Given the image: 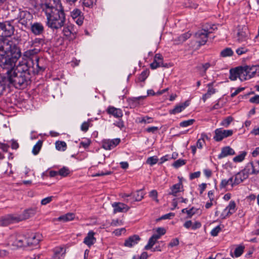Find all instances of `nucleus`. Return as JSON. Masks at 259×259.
Listing matches in <instances>:
<instances>
[{
    "label": "nucleus",
    "mask_w": 259,
    "mask_h": 259,
    "mask_svg": "<svg viewBox=\"0 0 259 259\" xmlns=\"http://www.w3.org/2000/svg\"><path fill=\"white\" fill-rule=\"evenodd\" d=\"M40 8L46 16V24L49 28L58 30L63 27V35L69 40L75 38L74 25L69 23L65 24L66 15L60 0H43Z\"/></svg>",
    "instance_id": "f257e3e1"
},
{
    "label": "nucleus",
    "mask_w": 259,
    "mask_h": 259,
    "mask_svg": "<svg viewBox=\"0 0 259 259\" xmlns=\"http://www.w3.org/2000/svg\"><path fill=\"white\" fill-rule=\"evenodd\" d=\"M21 56L20 49L12 41L0 43V68L6 71L7 75L15 69Z\"/></svg>",
    "instance_id": "f03ea898"
},
{
    "label": "nucleus",
    "mask_w": 259,
    "mask_h": 259,
    "mask_svg": "<svg viewBox=\"0 0 259 259\" xmlns=\"http://www.w3.org/2000/svg\"><path fill=\"white\" fill-rule=\"evenodd\" d=\"M30 74L26 62H20L12 72L7 76V80L16 88H25L30 81Z\"/></svg>",
    "instance_id": "7ed1b4c3"
},
{
    "label": "nucleus",
    "mask_w": 259,
    "mask_h": 259,
    "mask_svg": "<svg viewBox=\"0 0 259 259\" xmlns=\"http://www.w3.org/2000/svg\"><path fill=\"white\" fill-rule=\"evenodd\" d=\"M12 14L15 17L13 20H17L19 23L24 25L25 27H28L29 24H31L33 16L27 11L16 9L12 11Z\"/></svg>",
    "instance_id": "20e7f679"
},
{
    "label": "nucleus",
    "mask_w": 259,
    "mask_h": 259,
    "mask_svg": "<svg viewBox=\"0 0 259 259\" xmlns=\"http://www.w3.org/2000/svg\"><path fill=\"white\" fill-rule=\"evenodd\" d=\"M14 31V27L10 21L0 23V37H10Z\"/></svg>",
    "instance_id": "39448f33"
},
{
    "label": "nucleus",
    "mask_w": 259,
    "mask_h": 259,
    "mask_svg": "<svg viewBox=\"0 0 259 259\" xmlns=\"http://www.w3.org/2000/svg\"><path fill=\"white\" fill-rule=\"evenodd\" d=\"M213 139L216 142H220L224 139L231 136L233 134L232 130H224L222 128H217L214 131Z\"/></svg>",
    "instance_id": "423d86ee"
},
{
    "label": "nucleus",
    "mask_w": 259,
    "mask_h": 259,
    "mask_svg": "<svg viewBox=\"0 0 259 259\" xmlns=\"http://www.w3.org/2000/svg\"><path fill=\"white\" fill-rule=\"evenodd\" d=\"M212 32L210 30L202 29L198 31L195 33V37L197 42L199 46H202L205 44L207 40L208 34Z\"/></svg>",
    "instance_id": "0eeeda50"
},
{
    "label": "nucleus",
    "mask_w": 259,
    "mask_h": 259,
    "mask_svg": "<svg viewBox=\"0 0 259 259\" xmlns=\"http://www.w3.org/2000/svg\"><path fill=\"white\" fill-rule=\"evenodd\" d=\"M244 171L249 175H256L259 172V161L256 160L248 163L244 168Z\"/></svg>",
    "instance_id": "6e6552de"
},
{
    "label": "nucleus",
    "mask_w": 259,
    "mask_h": 259,
    "mask_svg": "<svg viewBox=\"0 0 259 259\" xmlns=\"http://www.w3.org/2000/svg\"><path fill=\"white\" fill-rule=\"evenodd\" d=\"M120 142L119 138L112 140L105 139L102 141V147L107 150H111L117 146Z\"/></svg>",
    "instance_id": "1a4fd4ad"
},
{
    "label": "nucleus",
    "mask_w": 259,
    "mask_h": 259,
    "mask_svg": "<svg viewBox=\"0 0 259 259\" xmlns=\"http://www.w3.org/2000/svg\"><path fill=\"white\" fill-rule=\"evenodd\" d=\"M236 203L234 201H231L229 205L224 209L221 217L223 219L229 217L236 211Z\"/></svg>",
    "instance_id": "9d476101"
},
{
    "label": "nucleus",
    "mask_w": 259,
    "mask_h": 259,
    "mask_svg": "<svg viewBox=\"0 0 259 259\" xmlns=\"http://www.w3.org/2000/svg\"><path fill=\"white\" fill-rule=\"evenodd\" d=\"M71 17L78 25L81 26L82 24L84 18L83 14L79 9H74L71 11Z\"/></svg>",
    "instance_id": "9b49d317"
},
{
    "label": "nucleus",
    "mask_w": 259,
    "mask_h": 259,
    "mask_svg": "<svg viewBox=\"0 0 259 259\" xmlns=\"http://www.w3.org/2000/svg\"><path fill=\"white\" fill-rule=\"evenodd\" d=\"M30 30L31 32L35 35H41L44 32V26L40 22H34L32 23L31 22Z\"/></svg>",
    "instance_id": "f8f14e48"
},
{
    "label": "nucleus",
    "mask_w": 259,
    "mask_h": 259,
    "mask_svg": "<svg viewBox=\"0 0 259 259\" xmlns=\"http://www.w3.org/2000/svg\"><path fill=\"white\" fill-rule=\"evenodd\" d=\"M41 239V235L39 234H34L26 238V244L29 246H36Z\"/></svg>",
    "instance_id": "ddd939ff"
},
{
    "label": "nucleus",
    "mask_w": 259,
    "mask_h": 259,
    "mask_svg": "<svg viewBox=\"0 0 259 259\" xmlns=\"http://www.w3.org/2000/svg\"><path fill=\"white\" fill-rule=\"evenodd\" d=\"M190 104V100H188L184 103L177 104L173 109L170 110L169 112L171 114H176L181 112Z\"/></svg>",
    "instance_id": "4468645a"
},
{
    "label": "nucleus",
    "mask_w": 259,
    "mask_h": 259,
    "mask_svg": "<svg viewBox=\"0 0 259 259\" xmlns=\"http://www.w3.org/2000/svg\"><path fill=\"white\" fill-rule=\"evenodd\" d=\"M112 205L114 208V213L126 212L130 209L129 206L121 202H114Z\"/></svg>",
    "instance_id": "2eb2a0df"
},
{
    "label": "nucleus",
    "mask_w": 259,
    "mask_h": 259,
    "mask_svg": "<svg viewBox=\"0 0 259 259\" xmlns=\"http://www.w3.org/2000/svg\"><path fill=\"white\" fill-rule=\"evenodd\" d=\"M162 66H163L162 56L160 54H156L154 56L153 62L150 64V67L152 69H155Z\"/></svg>",
    "instance_id": "dca6fc26"
},
{
    "label": "nucleus",
    "mask_w": 259,
    "mask_h": 259,
    "mask_svg": "<svg viewBox=\"0 0 259 259\" xmlns=\"http://www.w3.org/2000/svg\"><path fill=\"white\" fill-rule=\"evenodd\" d=\"M235 154V151L230 146L223 147L221 152L218 156L219 159H222L225 157Z\"/></svg>",
    "instance_id": "f3484780"
},
{
    "label": "nucleus",
    "mask_w": 259,
    "mask_h": 259,
    "mask_svg": "<svg viewBox=\"0 0 259 259\" xmlns=\"http://www.w3.org/2000/svg\"><path fill=\"white\" fill-rule=\"evenodd\" d=\"M233 177L234 179V184L237 185L242 182L244 180L246 179L248 177V176L246 172L244 171L243 169L242 171L238 172Z\"/></svg>",
    "instance_id": "a211bd4d"
},
{
    "label": "nucleus",
    "mask_w": 259,
    "mask_h": 259,
    "mask_svg": "<svg viewBox=\"0 0 259 259\" xmlns=\"http://www.w3.org/2000/svg\"><path fill=\"white\" fill-rule=\"evenodd\" d=\"M140 240V237L137 235H134L125 240L124 245L126 247H131L137 244Z\"/></svg>",
    "instance_id": "6ab92c4d"
},
{
    "label": "nucleus",
    "mask_w": 259,
    "mask_h": 259,
    "mask_svg": "<svg viewBox=\"0 0 259 259\" xmlns=\"http://www.w3.org/2000/svg\"><path fill=\"white\" fill-rule=\"evenodd\" d=\"M246 68L248 71V79L259 76V66H246Z\"/></svg>",
    "instance_id": "aec40b11"
},
{
    "label": "nucleus",
    "mask_w": 259,
    "mask_h": 259,
    "mask_svg": "<svg viewBox=\"0 0 259 259\" xmlns=\"http://www.w3.org/2000/svg\"><path fill=\"white\" fill-rule=\"evenodd\" d=\"M106 111L108 114L112 115L116 118H119L123 116L122 111L120 109L113 106L108 107Z\"/></svg>",
    "instance_id": "412c9836"
},
{
    "label": "nucleus",
    "mask_w": 259,
    "mask_h": 259,
    "mask_svg": "<svg viewBox=\"0 0 259 259\" xmlns=\"http://www.w3.org/2000/svg\"><path fill=\"white\" fill-rule=\"evenodd\" d=\"M95 233L93 231H90L84 238L83 243L90 247L93 245L96 241V239L94 237Z\"/></svg>",
    "instance_id": "4be33fe9"
},
{
    "label": "nucleus",
    "mask_w": 259,
    "mask_h": 259,
    "mask_svg": "<svg viewBox=\"0 0 259 259\" xmlns=\"http://www.w3.org/2000/svg\"><path fill=\"white\" fill-rule=\"evenodd\" d=\"M234 177H231L228 180L227 179H223L222 180L220 185V189H223L226 188L228 186H231L232 188L234 187L235 186H236V184H234Z\"/></svg>",
    "instance_id": "5701e85b"
},
{
    "label": "nucleus",
    "mask_w": 259,
    "mask_h": 259,
    "mask_svg": "<svg viewBox=\"0 0 259 259\" xmlns=\"http://www.w3.org/2000/svg\"><path fill=\"white\" fill-rule=\"evenodd\" d=\"M25 244H26V238L20 235L15 236V240L13 243L14 246L18 247L24 246Z\"/></svg>",
    "instance_id": "b1692460"
},
{
    "label": "nucleus",
    "mask_w": 259,
    "mask_h": 259,
    "mask_svg": "<svg viewBox=\"0 0 259 259\" xmlns=\"http://www.w3.org/2000/svg\"><path fill=\"white\" fill-rule=\"evenodd\" d=\"M239 70V78L242 81L248 79V73L246 66L238 67Z\"/></svg>",
    "instance_id": "393cba45"
},
{
    "label": "nucleus",
    "mask_w": 259,
    "mask_h": 259,
    "mask_svg": "<svg viewBox=\"0 0 259 259\" xmlns=\"http://www.w3.org/2000/svg\"><path fill=\"white\" fill-rule=\"evenodd\" d=\"M36 212V208L32 207L25 210L21 214L23 221L33 216Z\"/></svg>",
    "instance_id": "a878e982"
},
{
    "label": "nucleus",
    "mask_w": 259,
    "mask_h": 259,
    "mask_svg": "<svg viewBox=\"0 0 259 259\" xmlns=\"http://www.w3.org/2000/svg\"><path fill=\"white\" fill-rule=\"evenodd\" d=\"M171 192L169 193V195L173 196H176L177 194L183 190V184L182 183L180 182L178 184L174 185L170 188Z\"/></svg>",
    "instance_id": "bb28decb"
},
{
    "label": "nucleus",
    "mask_w": 259,
    "mask_h": 259,
    "mask_svg": "<svg viewBox=\"0 0 259 259\" xmlns=\"http://www.w3.org/2000/svg\"><path fill=\"white\" fill-rule=\"evenodd\" d=\"M74 214L73 213H68L66 214L59 217L58 220L62 221L63 222H66L73 220L74 218Z\"/></svg>",
    "instance_id": "cd10ccee"
},
{
    "label": "nucleus",
    "mask_w": 259,
    "mask_h": 259,
    "mask_svg": "<svg viewBox=\"0 0 259 259\" xmlns=\"http://www.w3.org/2000/svg\"><path fill=\"white\" fill-rule=\"evenodd\" d=\"M39 51V49H33L28 50L23 53V57L29 59L37 54Z\"/></svg>",
    "instance_id": "c85d7f7f"
},
{
    "label": "nucleus",
    "mask_w": 259,
    "mask_h": 259,
    "mask_svg": "<svg viewBox=\"0 0 259 259\" xmlns=\"http://www.w3.org/2000/svg\"><path fill=\"white\" fill-rule=\"evenodd\" d=\"M11 224L17 223L19 222L23 221V218L21 214H9Z\"/></svg>",
    "instance_id": "c756f323"
},
{
    "label": "nucleus",
    "mask_w": 259,
    "mask_h": 259,
    "mask_svg": "<svg viewBox=\"0 0 259 259\" xmlns=\"http://www.w3.org/2000/svg\"><path fill=\"white\" fill-rule=\"evenodd\" d=\"M247 39V34L243 30H238L237 32V40L239 42H243Z\"/></svg>",
    "instance_id": "7c9ffc66"
},
{
    "label": "nucleus",
    "mask_w": 259,
    "mask_h": 259,
    "mask_svg": "<svg viewBox=\"0 0 259 259\" xmlns=\"http://www.w3.org/2000/svg\"><path fill=\"white\" fill-rule=\"evenodd\" d=\"M35 62L33 63L32 68H33L34 72H36L38 73L40 71H42L45 70V68L42 66H39V59L36 58L35 60Z\"/></svg>",
    "instance_id": "2f4dec72"
},
{
    "label": "nucleus",
    "mask_w": 259,
    "mask_h": 259,
    "mask_svg": "<svg viewBox=\"0 0 259 259\" xmlns=\"http://www.w3.org/2000/svg\"><path fill=\"white\" fill-rule=\"evenodd\" d=\"M65 253V250L62 247H56L54 249V257L60 259Z\"/></svg>",
    "instance_id": "473e14b6"
},
{
    "label": "nucleus",
    "mask_w": 259,
    "mask_h": 259,
    "mask_svg": "<svg viewBox=\"0 0 259 259\" xmlns=\"http://www.w3.org/2000/svg\"><path fill=\"white\" fill-rule=\"evenodd\" d=\"M238 77L239 78L238 67L233 69H231L230 71V79L232 80H235Z\"/></svg>",
    "instance_id": "72a5a7b5"
},
{
    "label": "nucleus",
    "mask_w": 259,
    "mask_h": 259,
    "mask_svg": "<svg viewBox=\"0 0 259 259\" xmlns=\"http://www.w3.org/2000/svg\"><path fill=\"white\" fill-rule=\"evenodd\" d=\"M82 6L89 8H93L96 5L97 0H82Z\"/></svg>",
    "instance_id": "f704fd0d"
},
{
    "label": "nucleus",
    "mask_w": 259,
    "mask_h": 259,
    "mask_svg": "<svg viewBox=\"0 0 259 259\" xmlns=\"http://www.w3.org/2000/svg\"><path fill=\"white\" fill-rule=\"evenodd\" d=\"M42 142L40 140H39L36 143V144L33 146L32 152L34 155H36L39 153L42 147Z\"/></svg>",
    "instance_id": "c9c22d12"
},
{
    "label": "nucleus",
    "mask_w": 259,
    "mask_h": 259,
    "mask_svg": "<svg viewBox=\"0 0 259 259\" xmlns=\"http://www.w3.org/2000/svg\"><path fill=\"white\" fill-rule=\"evenodd\" d=\"M167 90V89H163L161 91H158L157 92L154 91L153 90H148L147 91V95L148 96H161L162 95L163 93H165Z\"/></svg>",
    "instance_id": "e433bc0d"
},
{
    "label": "nucleus",
    "mask_w": 259,
    "mask_h": 259,
    "mask_svg": "<svg viewBox=\"0 0 259 259\" xmlns=\"http://www.w3.org/2000/svg\"><path fill=\"white\" fill-rule=\"evenodd\" d=\"M56 148L59 151H64L67 148V145L64 141H57L56 142Z\"/></svg>",
    "instance_id": "4c0bfd02"
},
{
    "label": "nucleus",
    "mask_w": 259,
    "mask_h": 259,
    "mask_svg": "<svg viewBox=\"0 0 259 259\" xmlns=\"http://www.w3.org/2000/svg\"><path fill=\"white\" fill-rule=\"evenodd\" d=\"M233 54V51L230 48H227L221 52V55L223 57H227L232 56Z\"/></svg>",
    "instance_id": "58836bf2"
},
{
    "label": "nucleus",
    "mask_w": 259,
    "mask_h": 259,
    "mask_svg": "<svg viewBox=\"0 0 259 259\" xmlns=\"http://www.w3.org/2000/svg\"><path fill=\"white\" fill-rule=\"evenodd\" d=\"M211 64L207 62L202 64L201 66H198V69L202 72V76L205 74L206 71L210 67Z\"/></svg>",
    "instance_id": "ea45409f"
},
{
    "label": "nucleus",
    "mask_w": 259,
    "mask_h": 259,
    "mask_svg": "<svg viewBox=\"0 0 259 259\" xmlns=\"http://www.w3.org/2000/svg\"><path fill=\"white\" fill-rule=\"evenodd\" d=\"M144 193L142 190L137 191L133 195V197L136 201H141L144 197Z\"/></svg>",
    "instance_id": "a19ab883"
},
{
    "label": "nucleus",
    "mask_w": 259,
    "mask_h": 259,
    "mask_svg": "<svg viewBox=\"0 0 259 259\" xmlns=\"http://www.w3.org/2000/svg\"><path fill=\"white\" fill-rule=\"evenodd\" d=\"M11 224L10 218L8 215L0 219V226H7Z\"/></svg>",
    "instance_id": "79ce46f5"
},
{
    "label": "nucleus",
    "mask_w": 259,
    "mask_h": 259,
    "mask_svg": "<svg viewBox=\"0 0 259 259\" xmlns=\"http://www.w3.org/2000/svg\"><path fill=\"white\" fill-rule=\"evenodd\" d=\"M246 155V153L245 152H242L240 154L233 158V161L235 162H242L244 159Z\"/></svg>",
    "instance_id": "37998d69"
},
{
    "label": "nucleus",
    "mask_w": 259,
    "mask_h": 259,
    "mask_svg": "<svg viewBox=\"0 0 259 259\" xmlns=\"http://www.w3.org/2000/svg\"><path fill=\"white\" fill-rule=\"evenodd\" d=\"M233 120V119L231 116H228L223 120L220 124L223 126L227 127L230 124Z\"/></svg>",
    "instance_id": "c03bdc74"
},
{
    "label": "nucleus",
    "mask_w": 259,
    "mask_h": 259,
    "mask_svg": "<svg viewBox=\"0 0 259 259\" xmlns=\"http://www.w3.org/2000/svg\"><path fill=\"white\" fill-rule=\"evenodd\" d=\"M58 175L65 177L69 174V169L66 167H63L58 171Z\"/></svg>",
    "instance_id": "a18cd8bd"
},
{
    "label": "nucleus",
    "mask_w": 259,
    "mask_h": 259,
    "mask_svg": "<svg viewBox=\"0 0 259 259\" xmlns=\"http://www.w3.org/2000/svg\"><path fill=\"white\" fill-rule=\"evenodd\" d=\"M244 247L239 246L236 247L234 250V255L236 257H238L242 255L244 251Z\"/></svg>",
    "instance_id": "49530a36"
},
{
    "label": "nucleus",
    "mask_w": 259,
    "mask_h": 259,
    "mask_svg": "<svg viewBox=\"0 0 259 259\" xmlns=\"http://www.w3.org/2000/svg\"><path fill=\"white\" fill-rule=\"evenodd\" d=\"M45 44V40L43 38H36L32 42V44L35 47L42 46Z\"/></svg>",
    "instance_id": "de8ad7c7"
},
{
    "label": "nucleus",
    "mask_w": 259,
    "mask_h": 259,
    "mask_svg": "<svg viewBox=\"0 0 259 259\" xmlns=\"http://www.w3.org/2000/svg\"><path fill=\"white\" fill-rule=\"evenodd\" d=\"M194 122L195 120L193 119L185 120L180 123V126L183 127H186L192 125Z\"/></svg>",
    "instance_id": "09e8293b"
},
{
    "label": "nucleus",
    "mask_w": 259,
    "mask_h": 259,
    "mask_svg": "<svg viewBox=\"0 0 259 259\" xmlns=\"http://www.w3.org/2000/svg\"><path fill=\"white\" fill-rule=\"evenodd\" d=\"M149 74V71L147 70H144L140 74L138 79L140 81H144L147 78Z\"/></svg>",
    "instance_id": "8fccbe9b"
},
{
    "label": "nucleus",
    "mask_w": 259,
    "mask_h": 259,
    "mask_svg": "<svg viewBox=\"0 0 259 259\" xmlns=\"http://www.w3.org/2000/svg\"><path fill=\"white\" fill-rule=\"evenodd\" d=\"M156 240H155L152 237H151L148 240V244L145 246L144 249L149 250L151 249L156 243Z\"/></svg>",
    "instance_id": "3c124183"
},
{
    "label": "nucleus",
    "mask_w": 259,
    "mask_h": 259,
    "mask_svg": "<svg viewBox=\"0 0 259 259\" xmlns=\"http://www.w3.org/2000/svg\"><path fill=\"white\" fill-rule=\"evenodd\" d=\"M158 159L156 156H151L148 158L146 162L147 164L152 166L156 164L158 162Z\"/></svg>",
    "instance_id": "603ef678"
},
{
    "label": "nucleus",
    "mask_w": 259,
    "mask_h": 259,
    "mask_svg": "<svg viewBox=\"0 0 259 259\" xmlns=\"http://www.w3.org/2000/svg\"><path fill=\"white\" fill-rule=\"evenodd\" d=\"M153 121L152 118L148 116H145L139 118V122L141 123H150Z\"/></svg>",
    "instance_id": "864d4df0"
},
{
    "label": "nucleus",
    "mask_w": 259,
    "mask_h": 259,
    "mask_svg": "<svg viewBox=\"0 0 259 259\" xmlns=\"http://www.w3.org/2000/svg\"><path fill=\"white\" fill-rule=\"evenodd\" d=\"M186 161L184 159H179L176 161L174 162V163L172 164V165L175 168H179V167L185 164Z\"/></svg>",
    "instance_id": "5fc2aeb1"
},
{
    "label": "nucleus",
    "mask_w": 259,
    "mask_h": 259,
    "mask_svg": "<svg viewBox=\"0 0 259 259\" xmlns=\"http://www.w3.org/2000/svg\"><path fill=\"white\" fill-rule=\"evenodd\" d=\"M157 195H158V193H157V191L155 190H152L149 193L150 197L152 198V199L153 200L155 201L156 202L158 203L159 202V200L157 199Z\"/></svg>",
    "instance_id": "6e6d98bb"
},
{
    "label": "nucleus",
    "mask_w": 259,
    "mask_h": 259,
    "mask_svg": "<svg viewBox=\"0 0 259 259\" xmlns=\"http://www.w3.org/2000/svg\"><path fill=\"white\" fill-rule=\"evenodd\" d=\"M191 36V34L189 33H185L180 35L178 38L179 41L180 42H183L189 38Z\"/></svg>",
    "instance_id": "4d7b16f0"
},
{
    "label": "nucleus",
    "mask_w": 259,
    "mask_h": 259,
    "mask_svg": "<svg viewBox=\"0 0 259 259\" xmlns=\"http://www.w3.org/2000/svg\"><path fill=\"white\" fill-rule=\"evenodd\" d=\"M221 230V228L220 227V226H218L211 231L210 234L212 236H217Z\"/></svg>",
    "instance_id": "13d9d810"
},
{
    "label": "nucleus",
    "mask_w": 259,
    "mask_h": 259,
    "mask_svg": "<svg viewBox=\"0 0 259 259\" xmlns=\"http://www.w3.org/2000/svg\"><path fill=\"white\" fill-rule=\"evenodd\" d=\"M248 51V50L245 47H241V48H238L236 50V52L238 55H241L242 54H244L247 53Z\"/></svg>",
    "instance_id": "bf43d9fd"
},
{
    "label": "nucleus",
    "mask_w": 259,
    "mask_h": 259,
    "mask_svg": "<svg viewBox=\"0 0 259 259\" xmlns=\"http://www.w3.org/2000/svg\"><path fill=\"white\" fill-rule=\"evenodd\" d=\"M53 196H49L42 199L41 201V205H45L49 203L53 200Z\"/></svg>",
    "instance_id": "052dcab7"
},
{
    "label": "nucleus",
    "mask_w": 259,
    "mask_h": 259,
    "mask_svg": "<svg viewBox=\"0 0 259 259\" xmlns=\"http://www.w3.org/2000/svg\"><path fill=\"white\" fill-rule=\"evenodd\" d=\"M91 144V141L89 139H85L83 141H81L79 145L80 147H82L84 148H87Z\"/></svg>",
    "instance_id": "680f3d73"
},
{
    "label": "nucleus",
    "mask_w": 259,
    "mask_h": 259,
    "mask_svg": "<svg viewBox=\"0 0 259 259\" xmlns=\"http://www.w3.org/2000/svg\"><path fill=\"white\" fill-rule=\"evenodd\" d=\"M89 121L83 122L81 125V130L82 131L86 132L89 129Z\"/></svg>",
    "instance_id": "e2e57ef3"
},
{
    "label": "nucleus",
    "mask_w": 259,
    "mask_h": 259,
    "mask_svg": "<svg viewBox=\"0 0 259 259\" xmlns=\"http://www.w3.org/2000/svg\"><path fill=\"white\" fill-rule=\"evenodd\" d=\"M205 141L203 138H201L198 140L196 146L199 149H201L203 147V145L204 144Z\"/></svg>",
    "instance_id": "0e129e2a"
},
{
    "label": "nucleus",
    "mask_w": 259,
    "mask_h": 259,
    "mask_svg": "<svg viewBox=\"0 0 259 259\" xmlns=\"http://www.w3.org/2000/svg\"><path fill=\"white\" fill-rule=\"evenodd\" d=\"M179 243V241L178 239L175 238V239H172L170 241V242L168 244V246H170L171 247H172L178 245Z\"/></svg>",
    "instance_id": "69168bd1"
},
{
    "label": "nucleus",
    "mask_w": 259,
    "mask_h": 259,
    "mask_svg": "<svg viewBox=\"0 0 259 259\" xmlns=\"http://www.w3.org/2000/svg\"><path fill=\"white\" fill-rule=\"evenodd\" d=\"M9 148V146L8 144L0 142V149H1L3 152H7Z\"/></svg>",
    "instance_id": "338daca9"
},
{
    "label": "nucleus",
    "mask_w": 259,
    "mask_h": 259,
    "mask_svg": "<svg viewBox=\"0 0 259 259\" xmlns=\"http://www.w3.org/2000/svg\"><path fill=\"white\" fill-rule=\"evenodd\" d=\"M114 125L118 127L120 129H122L124 127L123 121L121 119H119L118 121L115 122L114 123Z\"/></svg>",
    "instance_id": "774afa93"
}]
</instances>
